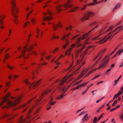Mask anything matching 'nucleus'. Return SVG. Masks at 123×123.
<instances>
[{"instance_id":"1","label":"nucleus","mask_w":123,"mask_h":123,"mask_svg":"<svg viewBox=\"0 0 123 123\" xmlns=\"http://www.w3.org/2000/svg\"><path fill=\"white\" fill-rule=\"evenodd\" d=\"M22 97V95L18 97L17 99L14 101L9 100L6 102V106H4L2 107V109L8 108L12 106H15L18 105L20 102V100Z\"/></svg>"},{"instance_id":"2","label":"nucleus","mask_w":123,"mask_h":123,"mask_svg":"<svg viewBox=\"0 0 123 123\" xmlns=\"http://www.w3.org/2000/svg\"><path fill=\"white\" fill-rule=\"evenodd\" d=\"M11 4L12 5L11 9L12 13L14 16V22L15 24H17L18 23L17 18L18 16L15 15V7L16 6V0H11Z\"/></svg>"},{"instance_id":"3","label":"nucleus","mask_w":123,"mask_h":123,"mask_svg":"<svg viewBox=\"0 0 123 123\" xmlns=\"http://www.w3.org/2000/svg\"><path fill=\"white\" fill-rule=\"evenodd\" d=\"M97 58H98V59L97 61L94 63V64L92 65L91 67H89L86 69H85L83 70V72L82 73L79 75V77L78 79L76 80V81L78 80V79H80V78L82 77L87 72V71L89 70V69H91L94 67L96 66L97 63L99 61V57H97Z\"/></svg>"},{"instance_id":"4","label":"nucleus","mask_w":123,"mask_h":123,"mask_svg":"<svg viewBox=\"0 0 123 123\" xmlns=\"http://www.w3.org/2000/svg\"><path fill=\"white\" fill-rule=\"evenodd\" d=\"M94 15V12H89L85 14L84 17L81 19V21L88 20L90 17H92Z\"/></svg>"},{"instance_id":"5","label":"nucleus","mask_w":123,"mask_h":123,"mask_svg":"<svg viewBox=\"0 0 123 123\" xmlns=\"http://www.w3.org/2000/svg\"><path fill=\"white\" fill-rule=\"evenodd\" d=\"M109 60V58L107 57V56L105 57L103 60L102 64L97 68L98 69L101 68L103 69L105 68L106 64L108 63Z\"/></svg>"},{"instance_id":"6","label":"nucleus","mask_w":123,"mask_h":123,"mask_svg":"<svg viewBox=\"0 0 123 123\" xmlns=\"http://www.w3.org/2000/svg\"><path fill=\"white\" fill-rule=\"evenodd\" d=\"M111 32H110L106 35L103 39L98 41V43L99 44H102L109 39L111 36Z\"/></svg>"},{"instance_id":"7","label":"nucleus","mask_w":123,"mask_h":123,"mask_svg":"<svg viewBox=\"0 0 123 123\" xmlns=\"http://www.w3.org/2000/svg\"><path fill=\"white\" fill-rule=\"evenodd\" d=\"M72 2V0H68L64 4L63 6L65 8H71L73 7L74 5L73 4H69V3L71 2Z\"/></svg>"},{"instance_id":"8","label":"nucleus","mask_w":123,"mask_h":123,"mask_svg":"<svg viewBox=\"0 0 123 123\" xmlns=\"http://www.w3.org/2000/svg\"><path fill=\"white\" fill-rule=\"evenodd\" d=\"M28 45V44H27L24 47L23 50L22 52V55H20L18 58H20L22 56L23 57L24 59V60H25L26 58H28V57H26L25 55L26 52L27 51V47Z\"/></svg>"},{"instance_id":"9","label":"nucleus","mask_w":123,"mask_h":123,"mask_svg":"<svg viewBox=\"0 0 123 123\" xmlns=\"http://www.w3.org/2000/svg\"><path fill=\"white\" fill-rule=\"evenodd\" d=\"M106 50V49L105 48L102 49L100 52L99 53L97 56L95 57L94 59V60H95L97 57H99V60H100L102 58L103 55L105 53V52Z\"/></svg>"},{"instance_id":"10","label":"nucleus","mask_w":123,"mask_h":123,"mask_svg":"<svg viewBox=\"0 0 123 123\" xmlns=\"http://www.w3.org/2000/svg\"><path fill=\"white\" fill-rule=\"evenodd\" d=\"M104 32V30L103 29L99 31V33L98 34V35L94 37L92 39V40H98L100 39V38H98V37L102 35L103 34V32Z\"/></svg>"},{"instance_id":"11","label":"nucleus","mask_w":123,"mask_h":123,"mask_svg":"<svg viewBox=\"0 0 123 123\" xmlns=\"http://www.w3.org/2000/svg\"><path fill=\"white\" fill-rule=\"evenodd\" d=\"M23 117V116H21L18 119L19 121L17 123H22L25 122L26 119L28 118V117H27L26 118L24 119Z\"/></svg>"},{"instance_id":"12","label":"nucleus","mask_w":123,"mask_h":123,"mask_svg":"<svg viewBox=\"0 0 123 123\" xmlns=\"http://www.w3.org/2000/svg\"><path fill=\"white\" fill-rule=\"evenodd\" d=\"M72 75L71 74L69 76H68V75H66L64 77L61 81L60 83V85H61L63 84L70 77H71Z\"/></svg>"},{"instance_id":"13","label":"nucleus","mask_w":123,"mask_h":123,"mask_svg":"<svg viewBox=\"0 0 123 123\" xmlns=\"http://www.w3.org/2000/svg\"><path fill=\"white\" fill-rule=\"evenodd\" d=\"M90 117L88 116V114H86L82 119V122L87 121Z\"/></svg>"},{"instance_id":"14","label":"nucleus","mask_w":123,"mask_h":123,"mask_svg":"<svg viewBox=\"0 0 123 123\" xmlns=\"http://www.w3.org/2000/svg\"><path fill=\"white\" fill-rule=\"evenodd\" d=\"M123 91V86H122L120 90L117 93V94H115L114 97V98H117L122 93Z\"/></svg>"},{"instance_id":"15","label":"nucleus","mask_w":123,"mask_h":123,"mask_svg":"<svg viewBox=\"0 0 123 123\" xmlns=\"http://www.w3.org/2000/svg\"><path fill=\"white\" fill-rule=\"evenodd\" d=\"M53 18L50 16L44 17H43V21L47 20L48 21H49L52 19Z\"/></svg>"},{"instance_id":"16","label":"nucleus","mask_w":123,"mask_h":123,"mask_svg":"<svg viewBox=\"0 0 123 123\" xmlns=\"http://www.w3.org/2000/svg\"><path fill=\"white\" fill-rule=\"evenodd\" d=\"M50 90H47L45 91H44L43 93L41 95V96L40 98V99L38 101H37V102H39L40 100L43 98V97L45 95L48 94V93L49 92V91Z\"/></svg>"},{"instance_id":"17","label":"nucleus","mask_w":123,"mask_h":123,"mask_svg":"<svg viewBox=\"0 0 123 123\" xmlns=\"http://www.w3.org/2000/svg\"><path fill=\"white\" fill-rule=\"evenodd\" d=\"M120 27H118L117 29H115V30H114L113 31H112V32H111V37L113 35V36H112V37L111 38H111L114 36V35H115V34H117V33H118V32H120V31L122 30V29H123V28H122L121 29H119L118 30V31H117V33L115 34H113V32H114L115 31L117 30V29H119V28H120Z\"/></svg>"},{"instance_id":"18","label":"nucleus","mask_w":123,"mask_h":123,"mask_svg":"<svg viewBox=\"0 0 123 123\" xmlns=\"http://www.w3.org/2000/svg\"><path fill=\"white\" fill-rule=\"evenodd\" d=\"M42 79L38 80L36 83L33 86V88H36L41 83Z\"/></svg>"},{"instance_id":"19","label":"nucleus","mask_w":123,"mask_h":123,"mask_svg":"<svg viewBox=\"0 0 123 123\" xmlns=\"http://www.w3.org/2000/svg\"><path fill=\"white\" fill-rule=\"evenodd\" d=\"M62 6L60 5H57L55 7L56 9L59 12H61L62 10L61 8Z\"/></svg>"},{"instance_id":"20","label":"nucleus","mask_w":123,"mask_h":123,"mask_svg":"<svg viewBox=\"0 0 123 123\" xmlns=\"http://www.w3.org/2000/svg\"><path fill=\"white\" fill-rule=\"evenodd\" d=\"M98 69H93L92 70L90 71L84 77V78L88 76L90 74H92L93 72L96 70Z\"/></svg>"},{"instance_id":"21","label":"nucleus","mask_w":123,"mask_h":123,"mask_svg":"<svg viewBox=\"0 0 123 123\" xmlns=\"http://www.w3.org/2000/svg\"><path fill=\"white\" fill-rule=\"evenodd\" d=\"M97 0H93V2L90 3L87 5H94L95 4L100 3V2H99V1L97 2Z\"/></svg>"},{"instance_id":"22","label":"nucleus","mask_w":123,"mask_h":123,"mask_svg":"<svg viewBox=\"0 0 123 123\" xmlns=\"http://www.w3.org/2000/svg\"><path fill=\"white\" fill-rule=\"evenodd\" d=\"M36 97V96L35 97H34L32 99H31L30 100H29L27 104H24V105H23L22 106V107H25L26 106H27V104H29L31 102L32 100H33Z\"/></svg>"},{"instance_id":"23","label":"nucleus","mask_w":123,"mask_h":123,"mask_svg":"<svg viewBox=\"0 0 123 123\" xmlns=\"http://www.w3.org/2000/svg\"><path fill=\"white\" fill-rule=\"evenodd\" d=\"M92 29L88 33H86L84 35H83L82 36V40H83L87 36L89 35V33L90 32L92 31Z\"/></svg>"},{"instance_id":"24","label":"nucleus","mask_w":123,"mask_h":123,"mask_svg":"<svg viewBox=\"0 0 123 123\" xmlns=\"http://www.w3.org/2000/svg\"><path fill=\"white\" fill-rule=\"evenodd\" d=\"M11 95V93L9 92H7L6 96L4 98L8 100V97Z\"/></svg>"},{"instance_id":"25","label":"nucleus","mask_w":123,"mask_h":123,"mask_svg":"<svg viewBox=\"0 0 123 123\" xmlns=\"http://www.w3.org/2000/svg\"><path fill=\"white\" fill-rule=\"evenodd\" d=\"M31 21L32 24L33 25H35L36 23V19L34 18H31Z\"/></svg>"},{"instance_id":"26","label":"nucleus","mask_w":123,"mask_h":123,"mask_svg":"<svg viewBox=\"0 0 123 123\" xmlns=\"http://www.w3.org/2000/svg\"><path fill=\"white\" fill-rule=\"evenodd\" d=\"M71 34L70 33H69L66 35H63L61 39L62 40H64L65 38L66 37H68Z\"/></svg>"},{"instance_id":"27","label":"nucleus","mask_w":123,"mask_h":123,"mask_svg":"<svg viewBox=\"0 0 123 123\" xmlns=\"http://www.w3.org/2000/svg\"><path fill=\"white\" fill-rule=\"evenodd\" d=\"M7 67L9 68L11 70H12L15 68V67L14 66H10L9 64H8L7 66Z\"/></svg>"},{"instance_id":"28","label":"nucleus","mask_w":123,"mask_h":123,"mask_svg":"<svg viewBox=\"0 0 123 123\" xmlns=\"http://www.w3.org/2000/svg\"><path fill=\"white\" fill-rule=\"evenodd\" d=\"M9 115L8 114H4L2 115L0 117V118L1 119H4L9 117Z\"/></svg>"},{"instance_id":"29","label":"nucleus","mask_w":123,"mask_h":123,"mask_svg":"<svg viewBox=\"0 0 123 123\" xmlns=\"http://www.w3.org/2000/svg\"><path fill=\"white\" fill-rule=\"evenodd\" d=\"M79 8V7L78 6H76L74 8L71 9L70 10V12H73L76 11V9H78Z\"/></svg>"},{"instance_id":"30","label":"nucleus","mask_w":123,"mask_h":123,"mask_svg":"<svg viewBox=\"0 0 123 123\" xmlns=\"http://www.w3.org/2000/svg\"><path fill=\"white\" fill-rule=\"evenodd\" d=\"M79 76L74 81H73L71 84H70L68 86V87L66 88V90H67L69 88V87L70 86H71V84H73V83H74V82H76V81H77V80H79L80 79H78V80H77L76 81V80L78 79V78H79Z\"/></svg>"},{"instance_id":"31","label":"nucleus","mask_w":123,"mask_h":123,"mask_svg":"<svg viewBox=\"0 0 123 123\" xmlns=\"http://www.w3.org/2000/svg\"><path fill=\"white\" fill-rule=\"evenodd\" d=\"M40 31V29L39 28H37V35L36 37L37 39H38L39 38V32Z\"/></svg>"},{"instance_id":"32","label":"nucleus","mask_w":123,"mask_h":123,"mask_svg":"<svg viewBox=\"0 0 123 123\" xmlns=\"http://www.w3.org/2000/svg\"><path fill=\"white\" fill-rule=\"evenodd\" d=\"M82 40V37H79V38H78L77 39V41L76 42V43H74L75 44H76V45L77 44H78V43H79V42H80Z\"/></svg>"},{"instance_id":"33","label":"nucleus","mask_w":123,"mask_h":123,"mask_svg":"<svg viewBox=\"0 0 123 123\" xmlns=\"http://www.w3.org/2000/svg\"><path fill=\"white\" fill-rule=\"evenodd\" d=\"M56 103V101H49V104L50 105H55Z\"/></svg>"},{"instance_id":"34","label":"nucleus","mask_w":123,"mask_h":123,"mask_svg":"<svg viewBox=\"0 0 123 123\" xmlns=\"http://www.w3.org/2000/svg\"><path fill=\"white\" fill-rule=\"evenodd\" d=\"M123 52V48L121 50H118L116 53V55H119Z\"/></svg>"},{"instance_id":"35","label":"nucleus","mask_w":123,"mask_h":123,"mask_svg":"<svg viewBox=\"0 0 123 123\" xmlns=\"http://www.w3.org/2000/svg\"><path fill=\"white\" fill-rule=\"evenodd\" d=\"M69 43L67 42L66 43L64 44L62 46L63 48L64 49H65L67 47H68L69 45Z\"/></svg>"},{"instance_id":"36","label":"nucleus","mask_w":123,"mask_h":123,"mask_svg":"<svg viewBox=\"0 0 123 123\" xmlns=\"http://www.w3.org/2000/svg\"><path fill=\"white\" fill-rule=\"evenodd\" d=\"M7 99H5L4 98H3L2 99V101L1 102V103L0 104V107L2 106L4 103V102L7 101Z\"/></svg>"},{"instance_id":"37","label":"nucleus","mask_w":123,"mask_h":123,"mask_svg":"<svg viewBox=\"0 0 123 123\" xmlns=\"http://www.w3.org/2000/svg\"><path fill=\"white\" fill-rule=\"evenodd\" d=\"M11 82L10 81H9L6 82V87H9L11 86L10 83Z\"/></svg>"},{"instance_id":"38","label":"nucleus","mask_w":123,"mask_h":123,"mask_svg":"<svg viewBox=\"0 0 123 123\" xmlns=\"http://www.w3.org/2000/svg\"><path fill=\"white\" fill-rule=\"evenodd\" d=\"M34 47V45H31L28 49V52L30 53L31 51V50Z\"/></svg>"},{"instance_id":"39","label":"nucleus","mask_w":123,"mask_h":123,"mask_svg":"<svg viewBox=\"0 0 123 123\" xmlns=\"http://www.w3.org/2000/svg\"><path fill=\"white\" fill-rule=\"evenodd\" d=\"M10 57V55L8 53H6L4 57L5 59H8Z\"/></svg>"},{"instance_id":"40","label":"nucleus","mask_w":123,"mask_h":123,"mask_svg":"<svg viewBox=\"0 0 123 123\" xmlns=\"http://www.w3.org/2000/svg\"><path fill=\"white\" fill-rule=\"evenodd\" d=\"M121 5V3H119L117 4L116 6L114 7L113 10H114L116 9H117V8H119L120 6Z\"/></svg>"},{"instance_id":"41","label":"nucleus","mask_w":123,"mask_h":123,"mask_svg":"<svg viewBox=\"0 0 123 123\" xmlns=\"http://www.w3.org/2000/svg\"><path fill=\"white\" fill-rule=\"evenodd\" d=\"M30 24V23L28 21L26 22L24 24L23 27L24 28H25L29 24Z\"/></svg>"},{"instance_id":"42","label":"nucleus","mask_w":123,"mask_h":123,"mask_svg":"<svg viewBox=\"0 0 123 123\" xmlns=\"http://www.w3.org/2000/svg\"><path fill=\"white\" fill-rule=\"evenodd\" d=\"M65 95H63L62 94L60 96H58L56 97L55 98L56 99L60 100Z\"/></svg>"},{"instance_id":"43","label":"nucleus","mask_w":123,"mask_h":123,"mask_svg":"<svg viewBox=\"0 0 123 123\" xmlns=\"http://www.w3.org/2000/svg\"><path fill=\"white\" fill-rule=\"evenodd\" d=\"M58 26H57L55 25H53V30L54 31L58 29Z\"/></svg>"},{"instance_id":"44","label":"nucleus","mask_w":123,"mask_h":123,"mask_svg":"<svg viewBox=\"0 0 123 123\" xmlns=\"http://www.w3.org/2000/svg\"><path fill=\"white\" fill-rule=\"evenodd\" d=\"M80 58H81V59L80 60V62L79 61V60H77V64H79L81 61H82L83 59L84 58V57L83 56H81V57Z\"/></svg>"},{"instance_id":"45","label":"nucleus","mask_w":123,"mask_h":123,"mask_svg":"<svg viewBox=\"0 0 123 123\" xmlns=\"http://www.w3.org/2000/svg\"><path fill=\"white\" fill-rule=\"evenodd\" d=\"M93 47V46H92V45L89 46H88L87 47V49H86V50L84 51V53H86L87 52V51L88 50H89V49H90L91 48Z\"/></svg>"},{"instance_id":"46","label":"nucleus","mask_w":123,"mask_h":123,"mask_svg":"<svg viewBox=\"0 0 123 123\" xmlns=\"http://www.w3.org/2000/svg\"><path fill=\"white\" fill-rule=\"evenodd\" d=\"M24 82L27 85H29L30 84V82L27 79L25 80L24 81Z\"/></svg>"},{"instance_id":"47","label":"nucleus","mask_w":123,"mask_h":123,"mask_svg":"<svg viewBox=\"0 0 123 123\" xmlns=\"http://www.w3.org/2000/svg\"><path fill=\"white\" fill-rule=\"evenodd\" d=\"M104 105H103L101 106L100 107L97 111V112H98L101 109H102L104 107Z\"/></svg>"},{"instance_id":"48","label":"nucleus","mask_w":123,"mask_h":123,"mask_svg":"<svg viewBox=\"0 0 123 123\" xmlns=\"http://www.w3.org/2000/svg\"><path fill=\"white\" fill-rule=\"evenodd\" d=\"M57 25L58 27H62V25L61 22H58Z\"/></svg>"},{"instance_id":"49","label":"nucleus","mask_w":123,"mask_h":123,"mask_svg":"<svg viewBox=\"0 0 123 123\" xmlns=\"http://www.w3.org/2000/svg\"><path fill=\"white\" fill-rule=\"evenodd\" d=\"M76 45V44L73 43L71 45L70 47V48L72 50V49L74 48V47L75 45Z\"/></svg>"},{"instance_id":"50","label":"nucleus","mask_w":123,"mask_h":123,"mask_svg":"<svg viewBox=\"0 0 123 123\" xmlns=\"http://www.w3.org/2000/svg\"><path fill=\"white\" fill-rule=\"evenodd\" d=\"M98 121V120L97 118L96 117H94L93 121V123H96Z\"/></svg>"},{"instance_id":"51","label":"nucleus","mask_w":123,"mask_h":123,"mask_svg":"<svg viewBox=\"0 0 123 123\" xmlns=\"http://www.w3.org/2000/svg\"><path fill=\"white\" fill-rule=\"evenodd\" d=\"M88 83V82L87 83H85L84 84H82L81 85H78L79 87H82L84 86L85 85H86Z\"/></svg>"},{"instance_id":"52","label":"nucleus","mask_w":123,"mask_h":123,"mask_svg":"<svg viewBox=\"0 0 123 123\" xmlns=\"http://www.w3.org/2000/svg\"><path fill=\"white\" fill-rule=\"evenodd\" d=\"M32 35V34H30L28 36V39L27 41V42L28 43L30 41V37Z\"/></svg>"},{"instance_id":"53","label":"nucleus","mask_w":123,"mask_h":123,"mask_svg":"<svg viewBox=\"0 0 123 123\" xmlns=\"http://www.w3.org/2000/svg\"><path fill=\"white\" fill-rule=\"evenodd\" d=\"M32 53L35 55H37L38 54L37 53V52L35 50H33L32 51Z\"/></svg>"},{"instance_id":"54","label":"nucleus","mask_w":123,"mask_h":123,"mask_svg":"<svg viewBox=\"0 0 123 123\" xmlns=\"http://www.w3.org/2000/svg\"><path fill=\"white\" fill-rule=\"evenodd\" d=\"M6 16L5 15H2L1 16L0 18V19H2V20H3V19L5 18Z\"/></svg>"},{"instance_id":"55","label":"nucleus","mask_w":123,"mask_h":123,"mask_svg":"<svg viewBox=\"0 0 123 123\" xmlns=\"http://www.w3.org/2000/svg\"><path fill=\"white\" fill-rule=\"evenodd\" d=\"M117 102V100H116L114 102V103H113V104L112 105V106L113 107L115 105V104H116Z\"/></svg>"},{"instance_id":"56","label":"nucleus","mask_w":123,"mask_h":123,"mask_svg":"<svg viewBox=\"0 0 123 123\" xmlns=\"http://www.w3.org/2000/svg\"><path fill=\"white\" fill-rule=\"evenodd\" d=\"M47 12L50 15H51L52 14V12L49 10H47Z\"/></svg>"},{"instance_id":"57","label":"nucleus","mask_w":123,"mask_h":123,"mask_svg":"<svg viewBox=\"0 0 123 123\" xmlns=\"http://www.w3.org/2000/svg\"><path fill=\"white\" fill-rule=\"evenodd\" d=\"M72 59H73V62L71 64V65L70 67H69V68H72V67L73 65V62H74V60H73V55H72Z\"/></svg>"},{"instance_id":"58","label":"nucleus","mask_w":123,"mask_h":123,"mask_svg":"<svg viewBox=\"0 0 123 123\" xmlns=\"http://www.w3.org/2000/svg\"><path fill=\"white\" fill-rule=\"evenodd\" d=\"M52 56V55H49L46 57V58L47 60H49L51 58Z\"/></svg>"},{"instance_id":"59","label":"nucleus","mask_w":123,"mask_h":123,"mask_svg":"<svg viewBox=\"0 0 123 123\" xmlns=\"http://www.w3.org/2000/svg\"><path fill=\"white\" fill-rule=\"evenodd\" d=\"M19 77V75H14V78L15 79H16L17 78H18Z\"/></svg>"},{"instance_id":"60","label":"nucleus","mask_w":123,"mask_h":123,"mask_svg":"<svg viewBox=\"0 0 123 123\" xmlns=\"http://www.w3.org/2000/svg\"><path fill=\"white\" fill-rule=\"evenodd\" d=\"M104 114L103 113H102L101 115L98 117V120H99L103 117V116Z\"/></svg>"},{"instance_id":"61","label":"nucleus","mask_w":123,"mask_h":123,"mask_svg":"<svg viewBox=\"0 0 123 123\" xmlns=\"http://www.w3.org/2000/svg\"><path fill=\"white\" fill-rule=\"evenodd\" d=\"M53 97L52 95H51L50 96V99L49 101H53Z\"/></svg>"},{"instance_id":"62","label":"nucleus","mask_w":123,"mask_h":123,"mask_svg":"<svg viewBox=\"0 0 123 123\" xmlns=\"http://www.w3.org/2000/svg\"><path fill=\"white\" fill-rule=\"evenodd\" d=\"M12 30L11 29H9V35H8V36L9 37L10 34H11V33H12Z\"/></svg>"},{"instance_id":"63","label":"nucleus","mask_w":123,"mask_h":123,"mask_svg":"<svg viewBox=\"0 0 123 123\" xmlns=\"http://www.w3.org/2000/svg\"><path fill=\"white\" fill-rule=\"evenodd\" d=\"M50 105H48L47 106L46 109L47 110H48L51 108V107L50 106Z\"/></svg>"},{"instance_id":"64","label":"nucleus","mask_w":123,"mask_h":123,"mask_svg":"<svg viewBox=\"0 0 123 123\" xmlns=\"http://www.w3.org/2000/svg\"><path fill=\"white\" fill-rule=\"evenodd\" d=\"M12 74H10L9 76H8V79H12Z\"/></svg>"}]
</instances>
